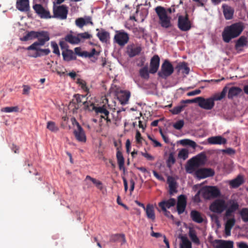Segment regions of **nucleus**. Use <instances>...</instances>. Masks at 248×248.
<instances>
[{
  "mask_svg": "<svg viewBox=\"0 0 248 248\" xmlns=\"http://www.w3.org/2000/svg\"><path fill=\"white\" fill-rule=\"evenodd\" d=\"M45 38L44 39H40L39 40L35 42L32 45L30 46L27 48V49L28 50H34L37 51V52L39 51V49H40L39 46H44L46 42L49 41L50 38L49 35L45 36Z\"/></svg>",
  "mask_w": 248,
  "mask_h": 248,
  "instance_id": "20",
  "label": "nucleus"
},
{
  "mask_svg": "<svg viewBox=\"0 0 248 248\" xmlns=\"http://www.w3.org/2000/svg\"><path fill=\"white\" fill-rule=\"evenodd\" d=\"M176 68L178 69L179 71L182 70L183 74L188 75L189 73V68L187 66V63L186 62L179 63Z\"/></svg>",
  "mask_w": 248,
  "mask_h": 248,
  "instance_id": "40",
  "label": "nucleus"
},
{
  "mask_svg": "<svg viewBox=\"0 0 248 248\" xmlns=\"http://www.w3.org/2000/svg\"><path fill=\"white\" fill-rule=\"evenodd\" d=\"M136 139L137 143H141V140L142 139V138L141 137V134L139 131H137L136 135Z\"/></svg>",
  "mask_w": 248,
  "mask_h": 248,
  "instance_id": "63",
  "label": "nucleus"
},
{
  "mask_svg": "<svg viewBox=\"0 0 248 248\" xmlns=\"http://www.w3.org/2000/svg\"><path fill=\"white\" fill-rule=\"evenodd\" d=\"M81 86V88L85 92L88 93L89 91V88L86 86V83L85 81L81 80L80 79H78L77 82Z\"/></svg>",
  "mask_w": 248,
  "mask_h": 248,
  "instance_id": "51",
  "label": "nucleus"
},
{
  "mask_svg": "<svg viewBox=\"0 0 248 248\" xmlns=\"http://www.w3.org/2000/svg\"><path fill=\"white\" fill-rule=\"evenodd\" d=\"M205 158V155L204 153H201L189 159L186 167V172L189 173H192L204 161Z\"/></svg>",
  "mask_w": 248,
  "mask_h": 248,
  "instance_id": "3",
  "label": "nucleus"
},
{
  "mask_svg": "<svg viewBox=\"0 0 248 248\" xmlns=\"http://www.w3.org/2000/svg\"><path fill=\"white\" fill-rule=\"evenodd\" d=\"M65 41L72 44H77L80 41V39L77 37L74 36L72 34H67L64 38Z\"/></svg>",
  "mask_w": 248,
  "mask_h": 248,
  "instance_id": "38",
  "label": "nucleus"
},
{
  "mask_svg": "<svg viewBox=\"0 0 248 248\" xmlns=\"http://www.w3.org/2000/svg\"><path fill=\"white\" fill-rule=\"evenodd\" d=\"M182 243L180 248H192V245L190 241L186 237H182Z\"/></svg>",
  "mask_w": 248,
  "mask_h": 248,
  "instance_id": "45",
  "label": "nucleus"
},
{
  "mask_svg": "<svg viewBox=\"0 0 248 248\" xmlns=\"http://www.w3.org/2000/svg\"><path fill=\"white\" fill-rule=\"evenodd\" d=\"M197 103L198 105L202 108L206 109H212L215 105L214 100L211 97L205 99L202 97H198Z\"/></svg>",
  "mask_w": 248,
  "mask_h": 248,
  "instance_id": "12",
  "label": "nucleus"
},
{
  "mask_svg": "<svg viewBox=\"0 0 248 248\" xmlns=\"http://www.w3.org/2000/svg\"><path fill=\"white\" fill-rule=\"evenodd\" d=\"M32 7L35 13L40 18L44 19L51 18V15L49 10L44 8L42 5L35 4L33 5Z\"/></svg>",
  "mask_w": 248,
  "mask_h": 248,
  "instance_id": "10",
  "label": "nucleus"
},
{
  "mask_svg": "<svg viewBox=\"0 0 248 248\" xmlns=\"http://www.w3.org/2000/svg\"><path fill=\"white\" fill-rule=\"evenodd\" d=\"M68 13V7L65 5L57 6L54 2L53 6V15L51 18H55L61 20L67 18Z\"/></svg>",
  "mask_w": 248,
  "mask_h": 248,
  "instance_id": "5",
  "label": "nucleus"
},
{
  "mask_svg": "<svg viewBox=\"0 0 248 248\" xmlns=\"http://www.w3.org/2000/svg\"><path fill=\"white\" fill-rule=\"evenodd\" d=\"M149 72L147 66H144L139 71L140 76L145 79H148L149 78Z\"/></svg>",
  "mask_w": 248,
  "mask_h": 248,
  "instance_id": "43",
  "label": "nucleus"
},
{
  "mask_svg": "<svg viewBox=\"0 0 248 248\" xmlns=\"http://www.w3.org/2000/svg\"><path fill=\"white\" fill-rule=\"evenodd\" d=\"M193 1L197 3L198 6H204V4L207 1V0H192Z\"/></svg>",
  "mask_w": 248,
  "mask_h": 248,
  "instance_id": "62",
  "label": "nucleus"
},
{
  "mask_svg": "<svg viewBox=\"0 0 248 248\" xmlns=\"http://www.w3.org/2000/svg\"><path fill=\"white\" fill-rule=\"evenodd\" d=\"M142 50L140 45L134 43L130 44L126 47V53L130 58L138 55Z\"/></svg>",
  "mask_w": 248,
  "mask_h": 248,
  "instance_id": "15",
  "label": "nucleus"
},
{
  "mask_svg": "<svg viewBox=\"0 0 248 248\" xmlns=\"http://www.w3.org/2000/svg\"><path fill=\"white\" fill-rule=\"evenodd\" d=\"M46 128L53 132H57L59 129L55 123L52 121H48L47 123Z\"/></svg>",
  "mask_w": 248,
  "mask_h": 248,
  "instance_id": "42",
  "label": "nucleus"
},
{
  "mask_svg": "<svg viewBox=\"0 0 248 248\" xmlns=\"http://www.w3.org/2000/svg\"><path fill=\"white\" fill-rule=\"evenodd\" d=\"M198 99L197 97L192 99H186V100H182L180 103L182 105H185V104H190V103H197Z\"/></svg>",
  "mask_w": 248,
  "mask_h": 248,
  "instance_id": "56",
  "label": "nucleus"
},
{
  "mask_svg": "<svg viewBox=\"0 0 248 248\" xmlns=\"http://www.w3.org/2000/svg\"><path fill=\"white\" fill-rule=\"evenodd\" d=\"M16 7L21 12L28 11L30 9L29 0H16Z\"/></svg>",
  "mask_w": 248,
  "mask_h": 248,
  "instance_id": "24",
  "label": "nucleus"
},
{
  "mask_svg": "<svg viewBox=\"0 0 248 248\" xmlns=\"http://www.w3.org/2000/svg\"><path fill=\"white\" fill-rule=\"evenodd\" d=\"M227 208L224 214L226 218L234 216V213L239 209L238 202L233 200H229L227 203Z\"/></svg>",
  "mask_w": 248,
  "mask_h": 248,
  "instance_id": "11",
  "label": "nucleus"
},
{
  "mask_svg": "<svg viewBox=\"0 0 248 248\" xmlns=\"http://www.w3.org/2000/svg\"><path fill=\"white\" fill-rule=\"evenodd\" d=\"M97 36L102 42L107 43L109 38V33L105 30H102L100 32L97 33Z\"/></svg>",
  "mask_w": 248,
  "mask_h": 248,
  "instance_id": "36",
  "label": "nucleus"
},
{
  "mask_svg": "<svg viewBox=\"0 0 248 248\" xmlns=\"http://www.w3.org/2000/svg\"><path fill=\"white\" fill-rule=\"evenodd\" d=\"M141 155L142 156H143L144 157L146 158L149 160H153L154 159V157L152 155H150L149 154H148L146 152V153L141 152Z\"/></svg>",
  "mask_w": 248,
  "mask_h": 248,
  "instance_id": "64",
  "label": "nucleus"
},
{
  "mask_svg": "<svg viewBox=\"0 0 248 248\" xmlns=\"http://www.w3.org/2000/svg\"><path fill=\"white\" fill-rule=\"evenodd\" d=\"M129 39L128 34L124 31L121 30L116 31L114 40L120 46H124L128 43Z\"/></svg>",
  "mask_w": 248,
  "mask_h": 248,
  "instance_id": "9",
  "label": "nucleus"
},
{
  "mask_svg": "<svg viewBox=\"0 0 248 248\" xmlns=\"http://www.w3.org/2000/svg\"><path fill=\"white\" fill-rule=\"evenodd\" d=\"M201 193L203 197L206 200L212 198H216L219 197L220 191L219 189L215 186H206L201 189Z\"/></svg>",
  "mask_w": 248,
  "mask_h": 248,
  "instance_id": "6",
  "label": "nucleus"
},
{
  "mask_svg": "<svg viewBox=\"0 0 248 248\" xmlns=\"http://www.w3.org/2000/svg\"><path fill=\"white\" fill-rule=\"evenodd\" d=\"M144 210L146 211V214L147 217L149 219L154 220L155 219V216L154 211V207L152 204H148Z\"/></svg>",
  "mask_w": 248,
  "mask_h": 248,
  "instance_id": "33",
  "label": "nucleus"
},
{
  "mask_svg": "<svg viewBox=\"0 0 248 248\" xmlns=\"http://www.w3.org/2000/svg\"><path fill=\"white\" fill-rule=\"evenodd\" d=\"M188 236L192 242L196 245L200 244V241L197 235V232L195 229L190 227L188 231Z\"/></svg>",
  "mask_w": 248,
  "mask_h": 248,
  "instance_id": "30",
  "label": "nucleus"
},
{
  "mask_svg": "<svg viewBox=\"0 0 248 248\" xmlns=\"http://www.w3.org/2000/svg\"><path fill=\"white\" fill-rule=\"evenodd\" d=\"M186 203V202L185 196L183 195L179 196L177 204V211L178 214L180 215L184 212Z\"/></svg>",
  "mask_w": 248,
  "mask_h": 248,
  "instance_id": "23",
  "label": "nucleus"
},
{
  "mask_svg": "<svg viewBox=\"0 0 248 248\" xmlns=\"http://www.w3.org/2000/svg\"><path fill=\"white\" fill-rule=\"evenodd\" d=\"M2 110L5 112H17L18 110V107H11L4 108Z\"/></svg>",
  "mask_w": 248,
  "mask_h": 248,
  "instance_id": "52",
  "label": "nucleus"
},
{
  "mask_svg": "<svg viewBox=\"0 0 248 248\" xmlns=\"http://www.w3.org/2000/svg\"><path fill=\"white\" fill-rule=\"evenodd\" d=\"M214 174V171L212 169L205 168L199 169L195 172V176L200 179L213 176Z\"/></svg>",
  "mask_w": 248,
  "mask_h": 248,
  "instance_id": "17",
  "label": "nucleus"
},
{
  "mask_svg": "<svg viewBox=\"0 0 248 248\" xmlns=\"http://www.w3.org/2000/svg\"><path fill=\"white\" fill-rule=\"evenodd\" d=\"M116 158L117 160L118 164L119 165V169L120 170H123L124 171V159L123 155L122 152L119 150L118 148H117Z\"/></svg>",
  "mask_w": 248,
  "mask_h": 248,
  "instance_id": "28",
  "label": "nucleus"
},
{
  "mask_svg": "<svg viewBox=\"0 0 248 248\" xmlns=\"http://www.w3.org/2000/svg\"><path fill=\"white\" fill-rule=\"evenodd\" d=\"M75 97L76 98L77 101L78 103L84 102V101H82V99L85 97V96L83 95H80L78 94L75 95Z\"/></svg>",
  "mask_w": 248,
  "mask_h": 248,
  "instance_id": "61",
  "label": "nucleus"
},
{
  "mask_svg": "<svg viewBox=\"0 0 248 248\" xmlns=\"http://www.w3.org/2000/svg\"><path fill=\"white\" fill-rule=\"evenodd\" d=\"M173 72L174 68L172 64L168 60H165L161 65V69L158 72V75L163 78H166L170 76Z\"/></svg>",
  "mask_w": 248,
  "mask_h": 248,
  "instance_id": "7",
  "label": "nucleus"
},
{
  "mask_svg": "<svg viewBox=\"0 0 248 248\" xmlns=\"http://www.w3.org/2000/svg\"><path fill=\"white\" fill-rule=\"evenodd\" d=\"M190 217L192 220L196 223H202L203 221V218L201 214L196 210H192L191 211Z\"/></svg>",
  "mask_w": 248,
  "mask_h": 248,
  "instance_id": "29",
  "label": "nucleus"
},
{
  "mask_svg": "<svg viewBox=\"0 0 248 248\" xmlns=\"http://www.w3.org/2000/svg\"><path fill=\"white\" fill-rule=\"evenodd\" d=\"M178 26L180 30L184 31L190 29L191 23L187 14L185 16H180L178 17Z\"/></svg>",
  "mask_w": 248,
  "mask_h": 248,
  "instance_id": "13",
  "label": "nucleus"
},
{
  "mask_svg": "<svg viewBox=\"0 0 248 248\" xmlns=\"http://www.w3.org/2000/svg\"><path fill=\"white\" fill-rule=\"evenodd\" d=\"M178 157L185 160L188 157V151L186 149H181L178 154Z\"/></svg>",
  "mask_w": 248,
  "mask_h": 248,
  "instance_id": "44",
  "label": "nucleus"
},
{
  "mask_svg": "<svg viewBox=\"0 0 248 248\" xmlns=\"http://www.w3.org/2000/svg\"><path fill=\"white\" fill-rule=\"evenodd\" d=\"M72 122L73 124L75 122L77 126V129L75 130L74 131L76 139L78 141L85 142L86 141V137L83 128L75 118L72 119Z\"/></svg>",
  "mask_w": 248,
  "mask_h": 248,
  "instance_id": "14",
  "label": "nucleus"
},
{
  "mask_svg": "<svg viewBox=\"0 0 248 248\" xmlns=\"http://www.w3.org/2000/svg\"><path fill=\"white\" fill-rule=\"evenodd\" d=\"M223 219L226 220L225 224V233L226 236H230L231 235V231L232 228L234 225L236 220L234 216H231L229 217L226 218L225 215H224Z\"/></svg>",
  "mask_w": 248,
  "mask_h": 248,
  "instance_id": "18",
  "label": "nucleus"
},
{
  "mask_svg": "<svg viewBox=\"0 0 248 248\" xmlns=\"http://www.w3.org/2000/svg\"><path fill=\"white\" fill-rule=\"evenodd\" d=\"M222 152L229 155H234L235 153V150L231 148H228L223 150Z\"/></svg>",
  "mask_w": 248,
  "mask_h": 248,
  "instance_id": "60",
  "label": "nucleus"
},
{
  "mask_svg": "<svg viewBox=\"0 0 248 248\" xmlns=\"http://www.w3.org/2000/svg\"><path fill=\"white\" fill-rule=\"evenodd\" d=\"M176 162L175 158L174 157V153L170 152L169 154V157L167 160V166L169 168H171L172 165H173Z\"/></svg>",
  "mask_w": 248,
  "mask_h": 248,
  "instance_id": "41",
  "label": "nucleus"
},
{
  "mask_svg": "<svg viewBox=\"0 0 248 248\" xmlns=\"http://www.w3.org/2000/svg\"><path fill=\"white\" fill-rule=\"evenodd\" d=\"M247 38L245 36H241L236 42L235 48L236 50H239L240 47H242L247 45Z\"/></svg>",
  "mask_w": 248,
  "mask_h": 248,
  "instance_id": "35",
  "label": "nucleus"
},
{
  "mask_svg": "<svg viewBox=\"0 0 248 248\" xmlns=\"http://www.w3.org/2000/svg\"><path fill=\"white\" fill-rule=\"evenodd\" d=\"M222 8L225 19L227 20L232 19L234 13L233 9L231 7L226 5H223Z\"/></svg>",
  "mask_w": 248,
  "mask_h": 248,
  "instance_id": "27",
  "label": "nucleus"
},
{
  "mask_svg": "<svg viewBox=\"0 0 248 248\" xmlns=\"http://www.w3.org/2000/svg\"><path fill=\"white\" fill-rule=\"evenodd\" d=\"M159 63V56L157 55H154L151 59L149 73L153 74L155 73L158 69Z\"/></svg>",
  "mask_w": 248,
  "mask_h": 248,
  "instance_id": "21",
  "label": "nucleus"
},
{
  "mask_svg": "<svg viewBox=\"0 0 248 248\" xmlns=\"http://www.w3.org/2000/svg\"><path fill=\"white\" fill-rule=\"evenodd\" d=\"M241 92V88L237 87H232L229 90L228 97L229 98H232L234 96L239 94Z\"/></svg>",
  "mask_w": 248,
  "mask_h": 248,
  "instance_id": "37",
  "label": "nucleus"
},
{
  "mask_svg": "<svg viewBox=\"0 0 248 248\" xmlns=\"http://www.w3.org/2000/svg\"><path fill=\"white\" fill-rule=\"evenodd\" d=\"M208 142L210 144H225L227 143V140L221 136H217L211 137L207 139Z\"/></svg>",
  "mask_w": 248,
  "mask_h": 248,
  "instance_id": "25",
  "label": "nucleus"
},
{
  "mask_svg": "<svg viewBox=\"0 0 248 248\" xmlns=\"http://www.w3.org/2000/svg\"><path fill=\"white\" fill-rule=\"evenodd\" d=\"M121 239V234H116L112 235L110 238V241L111 242H115L119 241Z\"/></svg>",
  "mask_w": 248,
  "mask_h": 248,
  "instance_id": "58",
  "label": "nucleus"
},
{
  "mask_svg": "<svg viewBox=\"0 0 248 248\" xmlns=\"http://www.w3.org/2000/svg\"><path fill=\"white\" fill-rule=\"evenodd\" d=\"M86 24V22L83 18H79L76 20V25L79 28H82Z\"/></svg>",
  "mask_w": 248,
  "mask_h": 248,
  "instance_id": "53",
  "label": "nucleus"
},
{
  "mask_svg": "<svg viewBox=\"0 0 248 248\" xmlns=\"http://www.w3.org/2000/svg\"><path fill=\"white\" fill-rule=\"evenodd\" d=\"M227 208V204L224 200L217 199L213 202L210 206L209 209L214 213L221 214Z\"/></svg>",
  "mask_w": 248,
  "mask_h": 248,
  "instance_id": "8",
  "label": "nucleus"
},
{
  "mask_svg": "<svg viewBox=\"0 0 248 248\" xmlns=\"http://www.w3.org/2000/svg\"><path fill=\"white\" fill-rule=\"evenodd\" d=\"M66 42V41H65V40L64 41L61 40V41H60V42L59 43V45L61 47V48L63 50L69 49H68L69 46Z\"/></svg>",
  "mask_w": 248,
  "mask_h": 248,
  "instance_id": "57",
  "label": "nucleus"
},
{
  "mask_svg": "<svg viewBox=\"0 0 248 248\" xmlns=\"http://www.w3.org/2000/svg\"><path fill=\"white\" fill-rule=\"evenodd\" d=\"M75 53H74L76 55H77L80 57H83L84 54V51H81V48L80 47H77L75 48L74 49Z\"/></svg>",
  "mask_w": 248,
  "mask_h": 248,
  "instance_id": "59",
  "label": "nucleus"
},
{
  "mask_svg": "<svg viewBox=\"0 0 248 248\" xmlns=\"http://www.w3.org/2000/svg\"><path fill=\"white\" fill-rule=\"evenodd\" d=\"M40 35L45 36L49 35L48 32L46 31H31L28 32L24 36L20 38L22 41H27L34 38H36Z\"/></svg>",
  "mask_w": 248,
  "mask_h": 248,
  "instance_id": "16",
  "label": "nucleus"
},
{
  "mask_svg": "<svg viewBox=\"0 0 248 248\" xmlns=\"http://www.w3.org/2000/svg\"><path fill=\"white\" fill-rule=\"evenodd\" d=\"M215 248H233V243L232 241L215 240L213 242Z\"/></svg>",
  "mask_w": 248,
  "mask_h": 248,
  "instance_id": "19",
  "label": "nucleus"
},
{
  "mask_svg": "<svg viewBox=\"0 0 248 248\" xmlns=\"http://www.w3.org/2000/svg\"><path fill=\"white\" fill-rule=\"evenodd\" d=\"M51 46L53 49V52L55 54L60 56V52L57 44L55 42L52 41L51 42Z\"/></svg>",
  "mask_w": 248,
  "mask_h": 248,
  "instance_id": "50",
  "label": "nucleus"
},
{
  "mask_svg": "<svg viewBox=\"0 0 248 248\" xmlns=\"http://www.w3.org/2000/svg\"><path fill=\"white\" fill-rule=\"evenodd\" d=\"M184 125V122L183 120H179L173 124V127L174 128L177 130H180Z\"/></svg>",
  "mask_w": 248,
  "mask_h": 248,
  "instance_id": "54",
  "label": "nucleus"
},
{
  "mask_svg": "<svg viewBox=\"0 0 248 248\" xmlns=\"http://www.w3.org/2000/svg\"><path fill=\"white\" fill-rule=\"evenodd\" d=\"M130 96V93L129 91H121L118 98L122 104H125L127 103Z\"/></svg>",
  "mask_w": 248,
  "mask_h": 248,
  "instance_id": "32",
  "label": "nucleus"
},
{
  "mask_svg": "<svg viewBox=\"0 0 248 248\" xmlns=\"http://www.w3.org/2000/svg\"><path fill=\"white\" fill-rule=\"evenodd\" d=\"M159 19V24L165 28H169L171 26L170 18L167 16L165 9L162 6H157L155 8Z\"/></svg>",
  "mask_w": 248,
  "mask_h": 248,
  "instance_id": "4",
  "label": "nucleus"
},
{
  "mask_svg": "<svg viewBox=\"0 0 248 248\" xmlns=\"http://www.w3.org/2000/svg\"><path fill=\"white\" fill-rule=\"evenodd\" d=\"M242 220L244 222H248V208H243L240 213Z\"/></svg>",
  "mask_w": 248,
  "mask_h": 248,
  "instance_id": "49",
  "label": "nucleus"
},
{
  "mask_svg": "<svg viewBox=\"0 0 248 248\" xmlns=\"http://www.w3.org/2000/svg\"><path fill=\"white\" fill-rule=\"evenodd\" d=\"M78 37L80 39H90L92 37V35L87 32L80 33L78 34Z\"/></svg>",
  "mask_w": 248,
  "mask_h": 248,
  "instance_id": "55",
  "label": "nucleus"
},
{
  "mask_svg": "<svg viewBox=\"0 0 248 248\" xmlns=\"http://www.w3.org/2000/svg\"><path fill=\"white\" fill-rule=\"evenodd\" d=\"M50 52V51L48 48H46V49L40 48L39 49V51L38 52H37L35 55H33V56L29 55V56L36 58V57H39V56H41L43 55H47L49 54Z\"/></svg>",
  "mask_w": 248,
  "mask_h": 248,
  "instance_id": "47",
  "label": "nucleus"
},
{
  "mask_svg": "<svg viewBox=\"0 0 248 248\" xmlns=\"http://www.w3.org/2000/svg\"><path fill=\"white\" fill-rule=\"evenodd\" d=\"M227 92V88L225 87L220 93L216 94L211 98L214 100V102H215V101L220 100L225 97Z\"/></svg>",
  "mask_w": 248,
  "mask_h": 248,
  "instance_id": "39",
  "label": "nucleus"
},
{
  "mask_svg": "<svg viewBox=\"0 0 248 248\" xmlns=\"http://www.w3.org/2000/svg\"><path fill=\"white\" fill-rule=\"evenodd\" d=\"M244 183L242 176L239 175L236 178L230 181V185L232 188H237Z\"/></svg>",
  "mask_w": 248,
  "mask_h": 248,
  "instance_id": "34",
  "label": "nucleus"
},
{
  "mask_svg": "<svg viewBox=\"0 0 248 248\" xmlns=\"http://www.w3.org/2000/svg\"><path fill=\"white\" fill-rule=\"evenodd\" d=\"M63 59L65 61L69 62L72 60H75L77 59L76 56L73 50L67 49L63 50L62 52Z\"/></svg>",
  "mask_w": 248,
  "mask_h": 248,
  "instance_id": "26",
  "label": "nucleus"
},
{
  "mask_svg": "<svg viewBox=\"0 0 248 248\" xmlns=\"http://www.w3.org/2000/svg\"><path fill=\"white\" fill-rule=\"evenodd\" d=\"M88 179L91 181L93 182V183L98 188H99L100 190L102 189V183L101 181L97 180L95 178H92L89 175H87L86 177V180Z\"/></svg>",
  "mask_w": 248,
  "mask_h": 248,
  "instance_id": "46",
  "label": "nucleus"
},
{
  "mask_svg": "<svg viewBox=\"0 0 248 248\" xmlns=\"http://www.w3.org/2000/svg\"><path fill=\"white\" fill-rule=\"evenodd\" d=\"M83 105L86 109L89 111H94L96 115H100L101 119L108 116L109 112L105 105L101 106H96L93 103L86 101L83 102Z\"/></svg>",
  "mask_w": 248,
  "mask_h": 248,
  "instance_id": "2",
  "label": "nucleus"
},
{
  "mask_svg": "<svg viewBox=\"0 0 248 248\" xmlns=\"http://www.w3.org/2000/svg\"><path fill=\"white\" fill-rule=\"evenodd\" d=\"M167 183L169 184L170 194L171 195L177 192L176 182L174 178L169 176L167 179Z\"/></svg>",
  "mask_w": 248,
  "mask_h": 248,
  "instance_id": "31",
  "label": "nucleus"
},
{
  "mask_svg": "<svg viewBox=\"0 0 248 248\" xmlns=\"http://www.w3.org/2000/svg\"><path fill=\"white\" fill-rule=\"evenodd\" d=\"M185 107H186L185 105H182L181 104L180 105L177 106L173 108L172 109H171L170 112L173 114H178L183 110V109Z\"/></svg>",
  "mask_w": 248,
  "mask_h": 248,
  "instance_id": "48",
  "label": "nucleus"
},
{
  "mask_svg": "<svg viewBox=\"0 0 248 248\" xmlns=\"http://www.w3.org/2000/svg\"><path fill=\"white\" fill-rule=\"evenodd\" d=\"M244 28V23L242 22L234 23L226 26L222 33L223 41L228 43L232 39L237 37L241 34Z\"/></svg>",
  "mask_w": 248,
  "mask_h": 248,
  "instance_id": "1",
  "label": "nucleus"
},
{
  "mask_svg": "<svg viewBox=\"0 0 248 248\" xmlns=\"http://www.w3.org/2000/svg\"><path fill=\"white\" fill-rule=\"evenodd\" d=\"M176 201L173 198H170L167 201H163L158 203V206L161 208L164 212L169 213L170 212L167 211L166 208H170V207L175 205Z\"/></svg>",
  "mask_w": 248,
  "mask_h": 248,
  "instance_id": "22",
  "label": "nucleus"
}]
</instances>
